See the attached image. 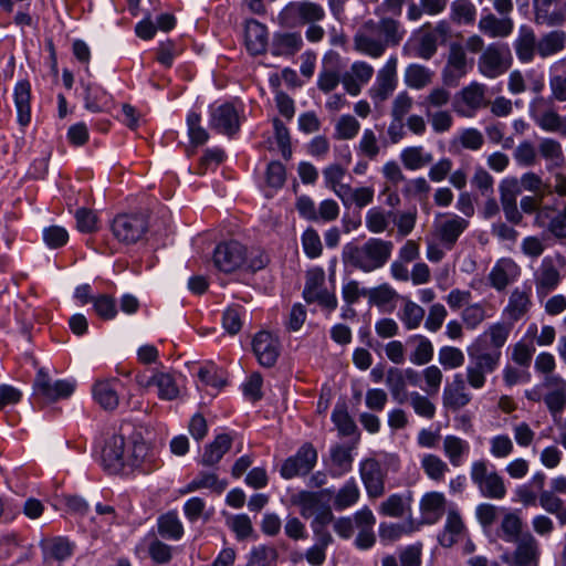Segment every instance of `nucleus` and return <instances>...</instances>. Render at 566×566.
Returning <instances> with one entry per match:
<instances>
[{
  "label": "nucleus",
  "instance_id": "nucleus-1",
  "mask_svg": "<svg viewBox=\"0 0 566 566\" xmlns=\"http://www.w3.org/2000/svg\"><path fill=\"white\" fill-rule=\"evenodd\" d=\"M403 34L400 23L391 17H382L379 21L369 19L355 33L354 49L364 55L378 59L388 46L399 44Z\"/></svg>",
  "mask_w": 566,
  "mask_h": 566
},
{
  "label": "nucleus",
  "instance_id": "nucleus-2",
  "mask_svg": "<svg viewBox=\"0 0 566 566\" xmlns=\"http://www.w3.org/2000/svg\"><path fill=\"white\" fill-rule=\"evenodd\" d=\"M394 243L370 238L364 244L347 243L343 248V262L365 273L381 269L391 258Z\"/></svg>",
  "mask_w": 566,
  "mask_h": 566
},
{
  "label": "nucleus",
  "instance_id": "nucleus-3",
  "mask_svg": "<svg viewBox=\"0 0 566 566\" xmlns=\"http://www.w3.org/2000/svg\"><path fill=\"white\" fill-rule=\"evenodd\" d=\"M213 263L224 273H232L243 268L255 272L265 268L269 256L260 249H252L248 252L240 242L228 241L216 248Z\"/></svg>",
  "mask_w": 566,
  "mask_h": 566
},
{
  "label": "nucleus",
  "instance_id": "nucleus-4",
  "mask_svg": "<svg viewBox=\"0 0 566 566\" xmlns=\"http://www.w3.org/2000/svg\"><path fill=\"white\" fill-rule=\"evenodd\" d=\"M512 65V54L507 44L490 43L478 59V70L486 78H496Z\"/></svg>",
  "mask_w": 566,
  "mask_h": 566
},
{
  "label": "nucleus",
  "instance_id": "nucleus-5",
  "mask_svg": "<svg viewBox=\"0 0 566 566\" xmlns=\"http://www.w3.org/2000/svg\"><path fill=\"white\" fill-rule=\"evenodd\" d=\"M325 11L318 3L312 1L289 2L277 14V22L285 28H295L305 23L323 20Z\"/></svg>",
  "mask_w": 566,
  "mask_h": 566
},
{
  "label": "nucleus",
  "instance_id": "nucleus-6",
  "mask_svg": "<svg viewBox=\"0 0 566 566\" xmlns=\"http://www.w3.org/2000/svg\"><path fill=\"white\" fill-rule=\"evenodd\" d=\"M471 363L465 368V382L473 389L480 390L486 384L488 374L493 373L501 359V352L474 353L469 348Z\"/></svg>",
  "mask_w": 566,
  "mask_h": 566
},
{
  "label": "nucleus",
  "instance_id": "nucleus-7",
  "mask_svg": "<svg viewBox=\"0 0 566 566\" xmlns=\"http://www.w3.org/2000/svg\"><path fill=\"white\" fill-rule=\"evenodd\" d=\"M470 476L484 497L501 500L506 495L503 478L495 471H490L484 460L471 464Z\"/></svg>",
  "mask_w": 566,
  "mask_h": 566
},
{
  "label": "nucleus",
  "instance_id": "nucleus-8",
  "mask_svg": "<svg viewBox=\"0 0 566 566\" xmlns=\"http://www.w3.org/2000/svg\"><path fill=\"white\" fill-rule=\"evenodd\" d=\"M111 230L117 241L133 244L148 231L147 218L142 213H123L114 218Z\"/></svg>",
  "mask_w": 566,
  "mask_h": 566
},
{
  "label": "nucleus",
  "instance_id": "nucleus-9",
  "mask_svg": "<svg viewBox=\"0 0 566 566\" xmlns=\"http://www.w3.org/2000/svg\"><path fill=\"white\" fill-rule=\"evenodd\" d=\"M136 384L142 389L157 388V395L163 400H175L180 396V386L175 376L170 373L154 370L150 376L139 373L135 376Z\"/></svg>",
  "mask_w": 566,
  "mask_h": 566
},
{
  "label": "nucleus",
  "instance_id": "nucleus-10",
  "mask_svg": "<svg viewBox=\"0 0 566 566\" xmlns=\"http://www.w3.org/2000/svg\"><path fill=\"white\" fill-rule=\"evenodd\" d=\"M485 93L484 84L471 82L457 93L453 102L454 111L461 116L472 117L478 109L488 104Z\"/></svg>",
  "mask_w": 566,
  "mask_h": 566
},
{
  "label": "nucleus",
  "instance_id": "nucleus-11",
  "mask_svg": "<svg viewBox=\"0 0 566 566\" xmlns=\"http://www.w3.org/2000/svg\"><path fill=\"white\" fill-rule=\"evenodd\" d=\"M566 265V259L562 254L545 256L535 273V285L538 294H547L555 290L560 280V270Z\"/></svg>",
  "mask_w": 566,
  "mask_h": 566
},
{
  "label": "nucleus",
  "instance_id": "nucleus-12",
  "mask_svg": "<svg viewBox=\"0 0 566 566\" xmlns=\"http://www.w3.org/2000/svg\"><path fill=\"white\" fill-rule=\"evenodd\" d=\"M397 57L391 56L378 71L368 94L375 105L384 103L397 87Z\"/></svg>",
  "mask_w": 566,
  "mask_h": 566
},
{
  "label": "nucleus",
  "instance_id": "nucleus-13",
  "mask_svg": "<svg viewBox=\"0 0 566 566\" xmlns=\"http://www.w3.org/2000/svg\"><path fill=\"white\" fill-rule=\"evenodd\" d=\"M317 461V452L311 443H304L295 453L287 458L281 467L282 478L289 480L305 475L312 471Z\"/></svg>",
  "mask_w": 566,
  "mask_h": 566
},
{
  "label": "nucleus",
  "instance_id": "nucleus-14",
  "mask_svg": "<svg viewBox=\"0 0 566 566\" xmlns=\"http://www.w3.org/2000/svg\"><path fill=\"white\" fill-rule=\"evenodd\" d=\"M75 389V382L70 380L51 381V378L44 369H39L35 380V394L46 401H56L59 399L69 398Z\"/></svg>",
  "mask_w": 566,
  "mask_h": 566
},
{
  "label": "nucleus",
  "instance_id": "nucleus-15",
  "mask_svg": "<svg viewBox=\"0 0 566 566\" xmlns=\"http://www.w3.org/2000/svg\"><path fill=\"white\" fill-rule=\"evenodd\" d=\"M541 555L538 541L530 533L523 534L516 542L512 556H505L509 566H538Z\"/></svg>",
  "mask_w": 566,
  "mask_h": 566
},
{
  "label": "nucleus",
  "instance_id": "nucleus-16",
  "mask_svg": "<svg viewBox=\"0 0 566 566\" xmlns=\"http://www.w3.org/2000/svg\"><path fill=\"white\" fill-rule=\"evenodd\" d=\"M359 473L368 496L376 499L384 494L386 471L377 459L361 461Z\"/></svg>",
  "mask_w": 566,
  "mask_h": 566
},
{
  "label": "nucleus",
  "instance_id": "nucleus-17",
  "mask_svg": "<svg viewBox=\"0 0 566 566\" xmlns=\"http://www.w3.org/2000/svg\"><path fill=\"white\" fill-rule=\"evenodd\" d=\"M127 446L122 434H113L102 450V462L111 473L119 472L127 463Z\"/></svg>",
  "mask_w": 566,
  "mask_h": 566
},
{
  "label": "nucleus",
  "instance_id": "nucleus-18",
  "mask_svg": "<svg viewBox=\"0 0 566 566\" xmlns=\"http://www.w3.org/2000/svg\"><path fill=\"white\" fill-rule=\"evenodd\" d=\"M468 226L467 219L457 214H448L443 220L436 222L434 233L443 247L451 250Z\"/></svg>",
  "mask_w": 566,
  "mask_h": 566
},
{
  "label": "nucleus",
  "instance_id": "nucleus-19",
  "mask_svg": "<svg viewBox=\"0 0 566 566\" xmlns=\"http://www.w3.org/2000/svg\"><path fill=\"white\" fill-rule=\"evenodd\" d=\"M543 386L547 389L544 402L549 412L555 417L566 408V380L559 375H547Z\"/></svg>",
  "mask_w": 566,
  "mask_h": 566
},
{
  "label": "nucleus",
  "instance_id": "nucleus-20",
  "mask_svg": "<svg viewBox=\"0 0 566 566\" xmlns=\"http://www.w3.org/2000/svg\"><path fill=\"white\" fill-rule=\"evenodd\" d=\"M254 355L264 367H272L280 355L279 339L270 332H259L252 343Z\"/></svg>",
  "mask_w": 566,
  "mask_h": 566
},
{
  "label": "nucleus",
  "instance_id": "nucleus-21",
  "mask_svg": "<svg viewBox=\"0 0 566 566\" xmlns=\"http://www.w3.org/2000/svg\"><path fill=\"white\" fill-rule=\"evenodd\" d=\"M374 75V67L364 61H356L350 69L342 75V84L345 91L357 96L361 87L367 84Z\"/></svg>",
  "mask_w": 566,
  "mask_h": 566
},
{
  "label": "nucleus",
  "instance_id": "nucleus-22",
  "mask_svg": "<svg viewBox=\"0 0 566 566\" xmlns=\"http://www.w3.org/2000/svg\"><path fill=\"white\" fill-rule=\"evenodd\" d=\"M531 306V287H515L509 296L503 316L513 324L525 316Z\"/></svg>",
  "mask_w": 566,
  "mask_h": 566
},
{
  "label": "nucleus",
  "instance_id": "nucleus-23",
  "mask_svg": "<svg viewBox=\"0 0 566 566\" xmlns=\"http://www.w3.org/2000/svg\"><path fill=\"white\" fill-rule=\"evenodd\" d=\"M210 126L219 133L233 135L240 128V117L231 104H223L211 112Z\"/></svg>",
  "mask_w": 566,
  "mask_h": 566
},
{
  "label": "nucleus",
  "instance_id": "nucleus-24",
  "mask_svg": "<svg viewBox=\"0 0 566 566\" xmlns=\"http://www.w3.org/2000/svg\"><path fill=\"white\" fill-rule=\"evenodd\" d=\"M546 104V99L542 96H537L530 104V114L535 124L548 133H558L562 116L554 111L548 108L543 111L542 107Z\"/></svg>",
  "mask_w": 566,
  "mask_h": 566
},
{
  "label": "nucleus",
  "instance_id": "nucleus-25",
  "mask_svg": "<svg viewBox=\"0 0 566 566\" xmlns=\"http://www.w3.org/2000/svg\"><path fill=\"white\" fill-rule=\"evenodd\" d=\"M468 72V57L460 43H452L448 55L447 67L443 72L444 82L451 84L464 76Z\"/></svg>",
  "mask_w": 566,
  "mask_h": 566
},
{
  "label": "nucleus",
  "instance_id": "nucleus-26",
  "mask_svg": "<svg viewBox=\"0 0 566 566\" xmlns=\"http://www.w3.org/2000/svg\"><path fill=\"white\" fill-rule=\"evenodd\" d=\"M443 405L452 410H459L472 400V396L467 390V384L461 374L453 376L451 385L447 386L443 390Z\"/></svg>",
  "mask_w": 566,
  "mask_h": 566
},
{
  "label": "nucleus",
  "instance_id": "nucleus-27",
  "mask_svg": "<svg viewBox=\"0 0 566 566\" xmlns=\"http://www.w3.org/2000/svg\"><path fill=\"white\" fill-rule=\"evenodd\" d=\"M513 46L517 59L522 63L532 62L537 53V38L533 29L527 25H522L518 29V34Z\"/></svg>",
  "mask_w": 566,
  "mask_h": 566
},
{
  "label": "nucleus",
  "instance_id": "nucleus-28",
  "mask_svg": "<svg viewBox=\"0 0 566 566\" xmlns=\"http://www.w3.org/2000/svg\"><path fill=\"white\" fill-rule=\"evenodd\" d=\"M118 384L117 379H102L97 380L93 388L92 394L94 400L105 410H114L119 403V396L116 390Z\"/></svg>",
  "mask_w": 566,
  "mask_h": 566
},
{
  "label": "nucleus",
  "instance_id": "nucleus-29",
  "mask_svg": "<svg viewBox=\"0 0 566 566\" xmlns=\"http://www.w3.org/2000/svg\"><path fill=\"white\" fill-rule=\"evenodd\" d=\"M244 43L247 50L258 55L265 52L268 45V29L256 20H249L244 28Z\"/></svg>",
  "mask_w": 566,
  "mask_h": 566
},
{
  "label": "nucleus",
  "instance_id": "nucleus-30",
  "mask_svg": "<svg viewBox=\"0 0 566 566\" xmlns=\"http://www.w3.org/2000/svg\"><path fill=\"white\" fill-rule=\"evenodd\" d=\"M479 30L489 38H506L513 32L514 23L510 17L497 18L493 13L481 17Z\"/></svg>",
  "mask_w": 566,
  "mask_h": 566
},
{
  "label": "nucleus",
  "instance_id": "nucleus-31",
  "mask_svg": "<svg viewBox=\"0 0 566 566\" xmlns=\"http://www.w3.org/2000/svg\"><path fill=\"white\" fill-rule=\"evenodd\" d=\"M407 344L412 347L409 360L413 365L422 366L432 360L434 353L433 344L427 336L421 334L411 335Z\"/></svg>",
  "mask_w": 566,
  "mask_h": 566
},
{
  "label": "nucleus",
  "instance_id": "nucleus-32",
  "mask_svg": "<svg viewBox=\"0 0 566 566\" xmlns=\"http://www.w3.org/2000/svg\"><path fill=\"white\" fill-rule=\"evenodd\" d=\"M517 275L516 264L509 259L500 260L489 274L490 284L497 291H503Z\"/></svg>",
  "mask_w": 566,
  "mask_h": 566
},
{
  "label": "nucleus",
  "instance_id": "nucleus-33",
  "mask_svg": "<svg viewBox=\"0 0 566 566\" xmlns=\"http://www.w3.org/2000/svg\"><path fill=\"white\" fill-rule=\"evenodd\" d=\"M442 449L450 464L458 468L463 464L464 459L468 457L470 444L458 436L448 434L443 438Z\"/></svg>",
  "mask_w": 566,
  "mask_h": 566
},
{
  "label": "nucleus",
  "instance_id": "nucleus-34",
  "mask_svg": "<svg viewBox=\"0 0 566 566\" xmlns=\"http://www.w3.org/2000/svg\"><path fill=\"white\" fill-rule=\"evenodd\" d=\"M303 46V39L298 32L275 33L272 41V53L279 56H291Z\"/></svg>",
  "mask_w": 566,
  "mask_h": 566
},
{
  "label": "nucleus",
  "instance_id": "nucleus-35",
  "mask_svg": "<svg viewBox=\"0 0 566 566\" xmlns=\"http://www.w3.org/2000/svg\"><path fill=\"white\" fill-rule=\"evenodd\" d=\"M446 497L440 492H429L420 501V511L423 520L429 523H436L443 514Z\"/></svg>",
  "mask_w": 566,
  "mask_h": 566
},
{
  "label": "nucleus",
  "instance_id": "nucleus-36",
  "mask_svg": "<svg viewBox=\"0 0 566 566\" xmlns=\"http://www.w3.org/2000/svg\"><path fill=\"white\" fill-rule=\"evenodd\" d=\"M407 170H419L433 161V156L423 146H409L399 156Z\"/></svg>",
  "mask_w": 566,
  "mask_h": 566
},
{
  "label": "nucleus",
  "instance_id": "nucleus-37",
  "mask_svg": "<svg viewBox=\"0 0 566 566\" xmlns=\"http://www.w3.org/2000/svg\"><path fill=\"white\" fill-rule=\"evenodd\" d=\"M566 44V33L555 30L541 36L537 40V54L542 59L549 57L564 50Z\"/></svg>",
  "mask_w": 566,
  "mask_h": 566
},
{
  "label": "nucleus",
  "instance_id": "nucleus-38",
  "mask_svg": "<svg viewBox=\"0 0 566 566\" xmlns=\"http://www.w3.org/2000/svg\"><path fill=\"white\" fill-rule=\"evenodd\" d=\"M345 175L346 169L338 164H331L323 170L326 187L329 188L339 199L344 198V195L349 191V185L343 182Z\"/></svg>",
  "mask_w": 566,
  "mask_h": 566
},
{
  "label": "nucleus",
  "instance_id": "nucleus-39",
  "mask_svg": "<svg viewBox=\"0 0 566 566\" xmlns=\"http://www.w3.org/2000/svg\"><path fill=\"white\" fill-rule=\"evenodd\" d=\"M464 531V524L455 510L448 512L443 532L439 535V542L444 547H451L458 542Z\"/></svg>",
  "mask_w": 566,
  "mask_h": 566
},
{
  "label": "nucleus",
  "instance_id": "nucleus-40",
  "mask_svg": "<svg viewBox=\"0 0 566 566\" xmlns=\"http://www.w3.org/2000/svg\"><path fill=\"white\" fill-rule=\"evenodd\" d=\"M30 97V84L28 82H19L14 88V103L18 122L23 127L28 126L31 120Z\"/></svg>",
  "mask_w": 566,
  "mask_h": 566
},
{
  "label": "nucleus",
  "instance_id": "nucleus-41",
  "mask_svg": "<svg viewBox=\"0 0 566 566\" xmlns=\"http://www.w3.org/2000/svg\"><path fill=\"white\" fill-rule=\"evenodd\" d=\"M433 75V71L429 67L412 63L406 67L403 78L408 87L421 90L431 84Z\"/></svg>",
  "mask_w": 566,
  "mask_h": 566
},
{
  "label": "nucleus",
  "instance_id": "nucleus-42",
  "mask_svg": "<svg viewBox=\"0 0 566 566\" xmlns=\"http://www.w3.org/2000/svg\"><path fill=\"white\" fill-rule=\"evenodd\" d=\"M232 444V439L229 434L222 433L216 437L213 442L206 447L202 454V464L214 465L222 457L229 451Z\"/></svg>",
  "mask_w": 566,
  "mask_h": 566
},
{
  "label": "nucleus",
  "instance_id": "nucleus-43",
  "mask_svg": "<svg viewBox=\"0 0 566 566\" xmlns=\"http://www.w3.org/2000/svg\"><path fill=\"white\" fill-rule=\"evenodd\" d=\"M385 382L390 391L391 398L399 405L408 399L407 384L402 376V369L390 367L386 373Z\"/></svg>",
  "mask_w": 566,
  "mask_h": 566
},
{
  "label": "nucleus",
  "instance_id": "nucleus-44",
  "mask_svg": "<svg viewBox=\"0 0 566 566\" xmlns=\"http://www.w3.org/2000/svg\"><path fill=\"white\" fill-rule=\"evenodd\" d=\"M424 314V310L416 302L409 298H403V304L398 312V317L406 329L413 331L421 325Z\"/></svg>",
  "mask_w": 566,
  "mask_h": 566
},
{
  "label": "nucleus",
  "instance_id": "nucleus-45",
  "mask_svg": "<svg viewBox=\"0 0 566 566\" xmlns=\"http://www.w3.org/2000/svg\"><path fill=\"white\" fill-rule=\"evenodd\" d=\"M420 467L424 474L432 481L441 482L450 471L449 465L440 457L432 453L423 454L420 460Z\"/></svg>",
  "mask_w": 566,
  "mask_h": 566
},
{
  "label": "nucleus",
  "instance_id": "nucleus-46",
  "mask_svg": "<svg viewBox=\"0 0 566 566\" xmlns=\"http://www.w3.org/2000/svg\"><path fill=\"white\" fill-rule=\"evenodd\" d=\"M44 558L46 560L63 562L72 555V544L63 537L49 539L42 545Z\"/></svg>",
  "mask_w": 566,
  "mask_h": 566
},
{
  "label": "nucleus",
  "instance_id": "nucleus-47",
  "mask_svg": "<svg viewBox=\"0 0 566 566\" xmlns=\"http://www.w3.org/2000/svg\"><path fill=\"white\" fill-rule=\"evenodd\" d=\"M331 473L333 476H340L352 469L353 457L348 448L334 446L331 448Z\"/></svg>",
  "mask_w": 566,
  "mask_h": 566
},
{
  "label": "nucleus",
  "instance_id": "nucleus-48",
  "mask_svg": "<svg viewBox=\"0 0 566 566\" xmlns=\"http://www.w3.org/2000/svg\"><path fill=\"white\" fill-rule=\"evenodd\" d=\"M158 533L169 539L181 538L184 526L176 512H168L158 518Z\"/></svg>",
  "mask_w": 566,
  "mask_h": 566
},
{
  "label": "nucleus",
  "instance_id": "nucleus-49",
  "mask_svg": "<svg viewBox=\"0 0 566 566\" xmlns=\"http://www.w3.org/2000/svg\"><path fill=\"white\" fill-rule=\"evenodd\" d=\"M360 496L357 482L354 479L348 480L336 493L334 506L336 510H345L354 505Z\"/></svg>",
  "mask_w": 566,
  "mask_h": 566
},
{
  "label": "nucleus",
  "instance_id": "nucleus-50",
  "mask_svg": "<svg viewBox=\"0 0 566 566\" xmlns=\"http://www.w3.org/2000/svg\"><path fill=\"white\" fill-rule=\"evenodd\" d=\"M380 144L375 132L370 128L364 129L361 137L356 146L359 156L375 160L380 154Z\"/></svg>",
  "mask_w": 566,
  "mask_h": 566
},
{
  "label": "nucleus",
  "instance_id": "nucleus-51",
  "mask_svg": "<svg viewBox=\"0 0 566 566\" xmlns=\"http://www.w3.org/2000/svg\"><path fill=\"white\" fill-rule=\"evenodd\" d=\"M476 17V9L470 0H454L451 3V19L458 24H471Z\"/></svg>",
  "mask_w": 566,
  "mask_h": 566
},
{
  "label": "nucleus",
  "instance_id": "nucleus-52",
  "mask_svg": "<svg viewBox=\"0 0 566 566\" xmlns=\"http://www.w3.org/2000/svg\"><path fill=\"white\" fill-rule=\"evenodd\" d=\"M390 213L384 211L381 208L375 207L367 211L365 218L366 228L371 233H382L390 224Z\"/></svg>",
  "mask_w": 566,
  "mask_h": 566
},
{
  "label": "nucleus",
  "instance_id": "nucleus-53",
  "mask_svg": "<svg viewBox=\"0 0 566 566\" xmlns=\"http://www.w3.org/2000/svg\"><path fill=\"white\" fill-rule=\"evenodd\" d=\"M359 122L352 115H342L335 124L334 137L338 140H349L357 136Z\"/></svg>",
  "mask_w": 566,
  "mask_h": 566
},
{
  "label": "nucleus",
  "instance_id": "nucleus-54",
  "mask_svg": "<svg viewBox=\"0 0 566 566\" xmlns=\"http://www.w3.org/2000/svg\"><path fill=\"white\" fill-rule=\"evenodd\" d=\"M465 360L463 352L453 346H442L438 352V361L444 369H457Z\"/></svg>",
  "mask_w": 566,
  "mask_h": 566
},
{
  "label": "nucleus",
  "instance_id": "nucleus-55",
  "mask_svg": "<svg viewBox=\"0 0 566 566\" xmlns=\"http://www.w3.org/2000/svg\"><path fill=\"white\" fill-rule=\"evenodd\" d=\"M375 190L371 187H359L352 188L349 186V191L344 195V198H340L344 206H349L355 203L358 208H364L373 202Z\"/></svg>",
  "mask_w": 566,
  "mask_h": 566
},
{
  "label": "nucleus",
  "instance_id": "nucleus-56",
  "mask_svg": "<svg viewBox=\"0 0 566 566\" xmlns=\"http://www.w3.org/2000/svg\"><path fill=\"white\" fill-rule=\"evenodd\" d=\"M407 401H409L413 411L418 416L426 419H432L434 417L436 406L433 402L430 401V399L427 396L418 391H411L408 396Z\"/></svg>",
  "mask_w": 566,
  "mask_h": 566
},
{
  "label": "nucleus",
  "instance_id": "nucleus-57",
  "mask_svg": "<svg viewBox=\"0 0 566 566\" xmlns=\"http://www.w3.org/2000/svg\"><path fill=\"white\" fill-rule=\"evenodd\" d=\"M93 307L98 317L102 319H113L117 315V307L115 300L107 295L101 294L92 298Z\"/></svg>",
  "mask_w": 566,
  "mask_h": 566
},
{
  "label": "nucleus",
  "instance_id": "nucleus-58",
  "mask_svg": "<svg viewBox=\"0 0 566 566\" xmlns=\"http://www.w3.org/2000/svg\"><path fill=\"white\" fill-rule=\"evenodd\" d=\"M501 530L506 542H517L522 531V520L515 513H506L501 522Z\"/></svg>",
  "mask_w": 566,
  "mask_h": 566
},
{
  "label": "nucleus",
  "instance_id": "nucleus-59",
  "mask_svg": "<svg viewBox=\"0 0 566 566\" xmlns=\"http://www.w3.org/2000/svg\"><path fill=\"white\" fill-rule=\"evenodd\" d=\"M538 150L544 159L552 161L555 165H559L564 160L562 145L553 138L542 139L538 145Z\"/></svg>",
  "mask_w": 566,
  "mask_h": 566
},
{
  "label": "nucleus",
  "instance_id": "nucleus-60",
  "mask_svg": "<svg viewBox=\"0 0 566 566\" xmlns=\"http://www.w3.org/2000/svg\"><path fill=\"white\" fill-rule=\"evenodd\" d=\"M198 376L203 384L216 389H220L226 385L223 370L217 368L213 364L201 367L199 369Z\"/></svg>",
  "mask_w": 566,
  "mask_h": 566
},
{
  "label": "nucleus",
  "instance_id": "nucleus-61",
  "mask_svg": "<svg viewBox=\"0 0 566 566\" xmlns=\"http://www.w3.org/2000/svg\"><path fill=\"white\" fill-rule=\"evenodd\" d=\"M500 201L501 205L515 203L517 196L521 192L520 184L517 178L507 177L504 178L499 185Z\"/></svg>",
  "mask_w": 566,
  "mask_h": 566
},
{
  "label": "nucleus",
  "instance_id": "nucleus-62",
  "mask_svg": "<svg viewBox=\"0 0 566 566\" xmlns=\"http://www.w3.org/2000/svg\"><path fill=\"white\" fill-rule=\"evenodd\" d=\"M513 450V441L507 434H497L490 439V453L496 459L507 458Z\"/></svg>",
  "mask_w": 566,
  "mask_h": 566
},
{
  "label": "nucleus",
  "instance_id": "nucleus-63",
  "mask_svg": "<svg viewBox=\"0 0 566 566\" xmlns=\"http://www.w3.org/2000/svg\"><path fill=\"white\" fill-rule=\"evenodd\" d=\"M396 295V291L386 283L374 289L363 290V296L368 297L376 305H385L391 302Z\"/></svg>",
  "mask_w": 566,
  "mask_h": 566
},
{
  "label": "nucleus",
  "instance_id": "nucleus-64",
  "mask_svg": "<svg viewBox=\"0 0 566 566\" xmlns=\"http://www.w3.org/2000/svg\"><path fill=\"white\" fill-rule=\"evenodd\" d=\"M277 559V552L275 548L260 545L256 547H253V549L250 553V559L249 565H256V566H263V565H271L275 563Z\"/></svg>",
  "mask_w": 566,
  "mask_h": 566
}]
</instances>
